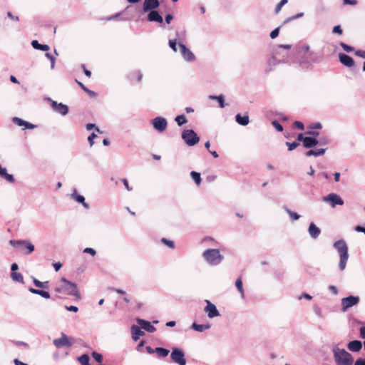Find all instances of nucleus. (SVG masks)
<instances>
[{
  "mask_svg": "<svg viewBox=\"0 0 365 365\" xmlns=\"http://www.w3.org/2000/svg\"><path fill=\"white\" fill-rule=\"evenodd\" d=\"M332 352L336 365H353L354 357L344 349L334 346Z\"/></svg>",
  "mask_w": 365,
  "mask_h": 365,
  "instance_id": "nucleus-1",
  "label": "nucleus"
},
{
  "mask_svg": "<svg viewBox=\"0 0 365 365\" xmlns=\"http://www.w3.org/2000/svg\"><path fill=\"white\" fill-rule=\"evenodd\" d=\"M333 247L339 255V269L341 271H344L346 268V262L349 259L347 245L344 240H339L334 243Z\"/></svg>",
  "mask_w": 365,
  "mask_h": 365,
  "instance_id": "nucleus-2",
  "label": "nucleus"
},
{
  "mask_svg": "<svg viewBox=\"0 0 365 365\" xmlns=\"http://www.w3.org/2000/svg\"><path fill=\"white\" fill-rule=\"evenodd\" d=\"M205 260L211 265H217L223 259V256L217 249H207L202 253Z\"/></svg>",
  "mask_w": 365,
  "mask_h": 365,
  "instance_id": "nucleus-3",
  "label": "nucleus"
},
{
  "mask_svg": "<svg viewBox=\"0 0 365 365\" xmlns=\"http://www.w3.org/2000/svg\"><path fill=\"white\" fill-rule=\"evenodd\" d=\"M182 138L188 146H193L200 141V138L193 130H184Z\"/></svg>",
  "mask_w": 365,
  "mask_h": 365,
  "instance_id": "nucleus-4",
  "label": "nucleus"
},
{
  "mask_svg": "<svg viewBox=\"0 0 365 365\" xmlns=\"http://www.w3.org/2000/svg\"><path fill=\"white\" fill-rule=\"evenodd\" d=\"M61 282L64 284V285H63L64 294H68V295L74 296L78 299L81 297V294L78 292L76 284L66 279L64 277H63L61 279Z\"/></svg>",
  "mask_w": 365,
  "mask_h": 365,
  "instance_id": "nucleus-5",
  "label": "nucleus"
},
{
  "mask_svg": "<svg viewBox=\"0 0 365 365\" xmlns=\"http://www.w3.org/2000/svg\"><path fill=\"white\" fill-rule=\"evenodd\" d=\"M359 302L360 298L359 296L349 295V297L342 298L341 300L342 312H346L349 309L357 305Z\"/></svg>",
  "mask_w": 365,
  "mask_h": 365,
  "instance_id": "nucleus-6",
  "label": "nucleus"
},
{
  "mask_svg": "<svg viewBox=\"0 0 365 365\" xmlns=\"http://www.w3.org/2000/svg\"><path fill=\"white\" fill-rule=\"evenodd\" d=\"M170 358L173 362L178 365H186L185 352L179 348L174 347L172 349Z\"/></svg>",
  "mask_w": 365,
  "mask_h": 365,
  "instance_id": "nucleus-7",
  "label": "nucleus"
},
{
  "mask_svg": "<svg viewBox=\"0 0 365 365\" xmlns=\"http://www.w3.org/2000/svg\"><path fill=\"white\" fill-rule=\"evenodd\" d=\"M46 100L50 102L51 107L54 112L62 115H66L68 114L69 108L67 105L62 103H58L57 101H55L50 98H47Z\"/></svg>",
  "mask_w": 365,
  "mask_h": 365,
  "instance_id": "nucleus-8",
  "label": "nucleus"
},
{
  "mask_svg": "<svg viewBox=\"0 0 365 365\" xmlns=\"http://www.w3.org/2000/svg\"><path fill=\"white\" fill-rule=\"evenodd\" d=\"M322 201L324 202H329L330 206L333 208L336 205H343L344 203V200L339 195L333 192L323 197Z\"/></svg>",
  "mask_w": 365,
  "mask_h": 365,
  "instance_id": "nucleus-9",
  "label": "nucleus"
},
{
  "mask_svg": "<svg viewBox=\"0 0 365 365\" xmlns=\"http://www.w3.org/2000/svg\"><path fill=\"white\" fill-rule=\"evenodd\" d=\"M152 124L157 131L162 133L165 130L168 126V121L165 118L158 116L153 119Z\"/></svg>",
  "mask_w": 365,
  "mask_h": 365,
  "instance_id": "nucleus-10",
  "label": "nucleus"
},
{
  "mask_svg": "<svg viewBox=\"0 0 365 365\" xmlns=\"http://www.w3.org/2000/svg\"><path fill=\"white\" fill-rule=\"evenodd\" d=\"M53 343L57 348H61L63 346L71 347L73 344L64 333H61V336L55 339Z\"/></svg>",
  "mask_w": 365,
  "mask_h": 365,
  "instance_id": "nucleus-11",
  "label": "nucleus"
},
{
  "mask_svg": "<svg viewBox=\"0 0 365 365\" xmlns=\"http://www.w3.org/2000/svg\"><path fill=\"white\" fill-rule=\"evenodd\" d=\"M179 47L180 48L181 54L182 58L188 62H192L195 59V55L193 53L186 47V46L183 43H180Z\"/></svg>",
  "mask_w": 365,
  "mask_h": 365,
  "instance_id": "nucleus-12",
  "label": "nucleus"
},
{
  "mask_svg": "<svg viewBox=\"0 0 365 365\" xmlns=\"http://www.w3.org/2000/svg\"><path fill=\"white\" fill-rule=\"evenodd\" d=\"M339 60L341 64L348 68H351L355 65V61L353 58L344 53L339 54Z\"/></svg>",
  "mask_w": 365,
  "mask_h": 365,
  "instance_id": "nucleus-13",
  "label": "nucleus"
},
{
  "mask_svg": "<svg viewBox=\"0 0 365 365\" xmlns=\"http://www.w3.org/2000/svg\"><path fill=\"white\" fill-rule=\"evenodd\" d=\"M205 312L207 314L209 318H214L220 315L216 306L209 301H207V305L204 309Z\"/></svg>",
  "mask_w": 365,
  "mask_h": 365,
  "instance_id": "nucleus-14",
  "label": "nucleus"
},
{
  "mask_svg": "<svg viewBox=\"0 0 365 365\" xmlns=\"http://www.w3.org/2000/svg\"><path fill=\"white\" fill-rule=\"evenodd\" d=\"M160 6L158 0H144L143 4V10L144 12H148L155 10Z\"/></svg>",
  "mask_w": 365,
  "mask_h": 365,
  "instance_id": "nucleus-15",
  "label": "nucleus"
},
{
  "mask_svg": "<svg viewBox=\"0 0 365 365\" xmlns=\"http://www.w3.org/2000/svg\"><path fill=\"white\" fill-rule=\"evenodd\" d=\"M10 243L13 245H23L25 248L27 249V252H26V255H30L31 252L34 251V245H32L29 241L28 240H11Z\"/></svg>",
  "mask_w": 365,
  "mask_h": 365,
  "instance_id": "nucleus-16",
  "label": "nucleus"
},
{
  "mask_svg": "<svg viewBox=\"0 0 365 365\" xmlns=\"http://www.w3.org/2000/svg\"><path fill=\"white\" fill-rule=\"evenodd\" d=\"M147 19L148 21H155L160 24L163 23L162 16L155 10L150 11L148 14Z\"/></svg>",
  "mask_w": 365,
  "mask_h": 365,
  "instance_id": "nucleus-17",
  "label": "nucleus"
},
{
  "mask_svg": "<svg viewBox=\"0 0 365 365\" xmlns=\"http://www.w3.org/2000/svg\"><path fill=\"white\" fill-rule=\"evenodd\" d=\"M137 322L142 329H145L148 332L153 333L156 331V328L148 321L141 319H138Z\"/></svg>",
  "mask_w": 365,
  "mask_h": 365,
  "instance_id": "nucleus-18",
  "label": "nucleus"
},
{
  "mask_svg": "<svg viewBox=\"0 0 365 365\" xmlns=\"http://www.w3.org/2000/svg\"><path fill=\"white\" fill-rule=\"evenodd\" d=\"M308 232L312 239H317L321 234V230L314 222L309 224Z\"/></svg>",
  "mask_w": 365,
  "mask_h": 365,
  "instance_id": "nucleus-19",
  "label": "nucleus"
},
{
  "mask_svg": "<svg viewBox=\"0 0 365 365\" xmlns=\"http://www.w3.org/2000/svg\"><path fill=\"white\" fill-rule=\"evenodd\" d=\"M347 348L351 351L358 352L362 348V343L361 342V341L359 340L351 341L347 344Z\"/></svg>",
  "mask_w": 365,
  "mask_h": 365,
  "instance_id": "nucleus-20",
  "label": "nucleus"
},
{
  "mask_svg": "<svg viewBox=\"0 0 365 365\" xmlns=\"http://www.w3.org/2000/svg\"><path fill=\"white\" fill-rule=\"evenodd\" d=\"M140 328L141 327L136 325H133L131 327L132 338L135 341L140 338V336L144 335V331H143Z\"/></svg>",
  "mask_w": 365,
  "mask_h": 365,
  "instance_id": "nucleus-21",
  "label": "nucleus"
},
{
  "mask_svg": "<svg viewBox=\"0 0 365 365\" xmlns=\"http://www.w3.org/2000/svg\"><path fill=\"white\" fill-rule=\"evenodd\" d=\"M71 197L76 202H78V203L82 204V205L85 208H86V209L89 208V205L87 202H86L85 197L83 195H81L78 194L77 191L76 190H74L73 193L71 195Z\"/></svg>",
  "mask_w": 365,
  "mask_h": 365,
  "instance_id": "nucleus-22",
  "label": "nucleus"
},
{
  "mask_svg": "<svg viewBox=\"0 0 365 365\" xmlns=\"http://www.w3.org/2000/svg\"><path fill=\"white\" fill-rule=\"evenodd\" d=\"M319 143L318 139L315 137H308L306 136V139L304 140V143L303 146L306 148H311L317 145Z\"/></svg>",
  "mask_w": 365,
  "mask_h": 365,
  "instance_id": "nucleus-23",
  "label": "nucleus"
},
{
  "mask_svg": "<svg viewBox=\"0 0 365 365\" xmlns=\"http://www.w3.org/2000/svg\"><path fill=\"white\" fill-rule=\"evenodd\" d=\"M325 151H326V148H319V149H317V150H309L307 152H306L305 155L307 157H309V156H312V155L315 156V157L322 156L325 153Z\"/></svg>",
  "mask_w": 365,
  "mask_h": 365,
  "instance_id": "nucleus-24",
  "label": "nucleus"
},
{
  "mask_svg": "<svg viewBox=\"0 0 365 365\" xmlns=\"http://www.w3.org/2000/svg\"><path fill=\"white\" fill-rule=\"evenodd\" d=\"M235 120L238 124L244 126L248 125L250 122L248 115L242 116L240 113L236 115Z\"/></svg>",
  "mask_w": 365,
  "mask_h": 365,
  "instance_id": "nucleus-25",
  "label": "nucleus"
},
{
  "mask_svg": "<svg viewBox=\"0 0 365 365\" xmlns=\"http://www.w3.org/2000/svg\"><path fill=\"white\" fill-rule=\"evenodd\" d=\"M31 46H33L34 48H35L36 50H41V51H47L50 48L48 45L41 44L38 43V41L37 40H33L31 41Z\"/></svg>",
  "mask_w": 365,
  "mask_h": 365,
  "instance_id": "nucleus-26",
  "label": "nucleus"
},
{
  "mask_svg": "<svg viewBox=\"0 0 365 365\" xmlns=\"http://www.w3.org/2000/svg\"><path fill=\"white\" fill-rule=\"evenodd\" d=\"M191 328L197 331L202 332L206 329H208L210 328V324H198L195 322L192 323Z\"/></svg>",
  "mask_w": 365,
  "mask_h": 365,
  "instance_id": "nucleus-27",
  "label": "nucleus"
},
{
  "mask_svg": "<svg viewBox=\"0 0 365 365\" xmlns=\"http://www.w3.org/2000/svg\"><path fill=\"white\" fill-rule=\"evenodd\" d=\"M302 49L304 51V54L307 55V57L312 58V59L314 62L317 61L316 54L314 52L309 51V45H304L302 47Z\"/></svg>",
  "mask_w": 365,
  "mask_h": 365,
  "instance_id": "nucleus-28",
  "label": "nucleus"
},
{
  "mask_svg": "<svg viewBox=\"0 0 365 365\" xmlns=\"http://www.w3.org/2000/svg\"><path fill=\"white\" fill-rule=\"evenodd\" d=\"M11 278L13 281L24 284V277L21 273L17 272H11Z\"/></svg>",
  "mask_w": 365,
  "mask_h": 365,
  "instance_id": "nucleus-29",
  "label": "nucleus"
},
{
  "mask_svg": "<svg viewBox=\"0 0 365 365\" xmlns=\"http://www.w3.org/2000/svg\"><path fill=\"white\" fill-rule=\"evenodd\" d=\"M33 282L35 284V286H36L38 288L48 289V287H49V282H48V281L41 282L38 279H37L36 278H34L33 279Z\"/></svg>",
  "mask_w": 365,
  "mask_h": 365,
  "instance_id": "nucleus-30",
  "label": "nucleus"
},
{
  "mask_svg": "<svg viewBox=\"0 0 365 365\" xmlns=\"http://www.w3.org/2000/svg\"><path fill=\"white\" fill-rule=\"evenodd\" d=\"M155 351L160 357H165L168 355L170 351L163 347H156Z\"/></svg>",
  "mask_w": 365,
  "mask_h": 365,
  "instance_id": "nucleus-31",
  "label": "nucleus"
},
{
  "mask_svg": "<svg viewBox=\"0 0 365 365\" xmlns=\"http://www.w3.org/2000/svg\"><path fill=\"white\" fill-rule=\"evenodd\" d=\"M209 98L210 99L217 100L218 101V103H219V105H220V108H225V107L224 96L222 95H220V96H210Z\"/></svg>",
  "mask_w": 365,
  "mask_h": 365,
  "instance_id": "nucleus-32",
  "label": "nucleus"
},
{
  "mask_svg": "<svg viewBox=\"0 0 365 365\" xmlns=\"http://www.w3.org/2000/svg\"><path fill=\"white\" fill-rule=\"evenodd\" d=\"M190 176L191 178H192V180H194V182H195V184L197 185H199L201 182V177H200V173H197V172H195V171H192L190 173Z\"/></svg>",
  "mask_w": 365,
  "mask_h": 365,
  "instance_id": "nucleus-33",
  "label": "nucleus"
},
{
  "mask_svg": "<svg viewBox=\"0 0 365 365\" xmlns=\"http://www.w3.org/2000/svg\"><path fill=\"white\" fill-rule=\"evenodd\" d=\"M89 356L87 354H84L78 358V361L81 365H89Z\"/></svg>",
  "mask_w": 365,
  "mask_h": 365,
  "instance_id": "nucleus-34",
  "label": "nucleus"
},
{
  "mask_svg": "<svg viewBox=\"0 0 365 365\" xmlns=\"http://www.w3.org/2000/svg\"><path fill=\"white\" fill-rule=\"evenodd\" d=\"M175 120L176 121V123H178V125L179 126L184 125L187 122V120L185 115H178L175 118Z\"/></svg>",
  "mask_w": 365,
  "mask_h": 365,
  "instance_id": "nucleus-35",
  "label": "nucleus"
},
{
  "mask_svg": "<svg viewBox=\"0 0 365 365\" xmlns=\"http://www.w3.org/2000/svg\"><path fill=\"white\" fill-rule=\"evenodd\" d=\"M235 286L237 290L240 292L242 297H244V289L242 286V282L240 278H238L235 282Z\"/></svg>",
  "mask_w": 365,
  "mask_h": 365,
  "instance_id": "nucleus-36",
  "label": "nucleus"
},
{
  "mask_svg": "<svg viewBox=\"0 0 365 365\" xmlns=\"http://www.w3.org/2000/svg\"><path fill=\"white\" fill-rule=\"evenodd\" d=\"M286 212L289 215L292 220H297L299 219L300 215L297 212H292L291 210L288 208H285Z\"/></svg>",
  "mask_w": 365,
  "mask_h": 365,
  "instance_id": "nucleus-37",
  "label": "nucleus"
},
{
  "mask_svg": "<svg viewBox=\"0 0 365 365\" xmlns=\"http://www.w3.org/2000/svg\"><path fill=\"white\" fill-rule=\"evenodd\" d=\"M339 45L347 53L352 52L354 51V48L353 46H349L344 42H341Z\"/></svg>",
  "mask_w": 365,
  "mask_h": 365,
  "instance_id": "nucleus-38",
  "label": "nucleus"
},
{
  "mask_svg": "<svg viewBox=\"0 0 365 365\" xmlns=\"http://www.w3.org/2000/svg\"><path fill=\"white\" fill-rule=\"evenodd\" d=\"M318 145H326L330 143V139L327 136H322L318 140Z\"/></svg>",
  "mask_w": 365,
  "mask_h": 365,
  "instance_id": "nucleus-39",
  "label": "nucleus"
},
{
  "mask_svg": "<svg viewBox=\"0 0 365 365\" xmlns=\"http://www.w3.org/2000/svg\"><path fill=\"white\" fill-rule=\"evenodd\" d=\"M76 82L79 85V86L87 93H88L91 96H96V93L89 90L88 88H86L81 82L78 81V80H76Z\"/></svg>",
  "mask_w": 365,
  "mask_h": 365,
  "instance_id": "nucleus-40",
  "label": "nucleus"
},
{
  "mask_svg": "<svg viewBox=\"0 0 365 365\" xmlns=\"http://www.w3.org/2000/svg\"><path fill=\"white\" fill-rule=\"evenodd\" d=\"M303 16H304V13H299V14H297L296 15L292 16L287 18V19H285L283 24H287V23H288V22H289V21H291L292 20H295L297 19L302 17Z\"/></svg>",
  "mask_w": 365,
  "mask_h": 365,
  "instance_id": "nucleus-41",
  "label": "nucleus"
},
{
  "mask_svg": "<svg viewBox=\"0 0 365 365\" xmlns=\"http://www.w3.org/2000/svg\"><path fill=\"white\" fill-rule=\"evenodd\" d=\"M12 122L18 126H24L25 124V120L18 117H14Z\"/></svg>",
  "mask_w": 365,
  "mask_h": 365,
  "instance_id": "nucleus-42",
  "label": "nucleus"
},
{
  "mask_svg": "<svg viewBox=\"0 0 365 365\" xmlns=\"http://www.w3.org/2000/svg\"><path fill=\"white\" fill-rule=\"evenodd\" d=\"M286 145L288 147V150L292 151L294 149L297 148L299 145V143L298 142H293V143L286 142Z\"/></svg>",
  "mask_w": 365,
  "mask_h": 365,
  "instance_id": "nucleus-43",
  "label": "nucleus"
},
{
  "mask_svg": "<svg viewBox=\"0 0 365 365\" xmlns=\"http://www.w3.org/2000/svg\"><path fill=\"white\" fill-rule=\"evenodd\" d=\"M92 356L98 363H101L102 361H103V356H102V354H99L98 352L93 351L92 353Z\"/></svg>",
  "mask_w": 365,
  "mask_h": 365,
  "instance_id": "nucleus-44",
  "label": "nucleus"
},
{
  "mask_svg": "<svg viewBox=\"0 0 365 365\" xmlns=\"http://www.w3.org/2000/svg\"><path fill=\"white\" fill-rule=\"evenodd\" d=\"M161 242L171 249H173L175 247V244L173 241L169 240L166 238H163L161 240Z\"/></svg>",
  "mask_w": 365,
  "mask_h": 365,
  "instance_id": "nucleus-45",
  "label": "nucleus"
},
{
  "mask_svg": "<svg viewBox=\"0 0 365 365\" xmlns=\"http://www.w3.org/2000/svg\"><path fill=\"white\" fill-rule=\"evenodd\" d=\"M272 125L274 127V128L277 130V131H282L283 130V126L279 123L278 120H274L272 122Z\"/></svg>",
  "mask_w": 365,
  "mask_h": 365,
  "instance_id": "nucleus-46",
  "label": "nucleus"
},
{
  "mask_svg": "<svg viewBox=\"0 0 365 365\" xmlns=\"http://www.w3.org/2000/svg\"><path fill=\"white\" fill-rule=\"evenodd\" d=\"M45 56L51 61V69H53L55 67V63H56L55 58L53 57V56H52L49 53H46L45 54Z\"/></svg>",
  "mask_w": 365,
  "mask_h": 365,
  "instance_id": "nucleus-47",
  "label": "nucleus"
},
{
  "mask_svg": "<svg viewBox=\"0 0 365 365\" xmlns=\"http://www.w3.org/2000/svg\"><path fill=\"white\" fill-rule=\"evenodd\" d=\"M288 0H281L279 3L275 7V12L278 13L281 10L282 7L287 3Z\"/></svg>",
  "mask_w": 365,
  "mask_h": 365,
  "instance_id": "nucleus-48",
  "label": "nucleus"
},
{
  "mask_svg": "<svg viewBox=\"0 0 365 365\" xmlns=\"http://www.w3.org/2000/svg\"><path fill=\"white\" fill-rule=\"evenodd\" d=\"M332 33L333 34H339V35H341L342 33H343V30L341 27L340 25H336L335 26H334L333 29H332Z\"/></svg>",
  "mask_w": 365,
  "mask_h": 365,
  "instance_id": "nucleus-49",
  "label": "nucleus"
},
{
  "mask_svg": "<svg viewBox=\"0 0 365 365\" xmlns=\"http://www.w3.org/2000/svg\"><path fill=\"white\" fill-rule=\"evenodd\" d=\"M169 46L175 52L177 51V42L175 39H170Z\"/></svg>",
  "mask_w": 365,
  "mask_h": 365,
  "instance_id": "nucleus-50",
  "label": "nucleus"
},
{
  "mask_svg": "<svg viewBox=\"0 0 365 365\" xmlns=\"http://www.w3.org/2000/svg\"><path fill=\"white\" fill-rule=\"evenodd\" d=\"M279 29H280V26L276 28L270 33L269 36L271 38L274 39L278 36L279 32Z\"/></svg>",
  "mask_w": 365,
  "mask_h": 365,
  "instance_id": "nucleus-51",
  "label": "nucleus"
},
{
  "mask_svg": "<svg viewBox=\"0 0 365 365\" xmlns=\"http://www.w3.org/2000/svg\"><path fill=\"white\" fill-rule=\"evenodd\" d=\"M97 137H98V135L94 133H93L91 135H90L88 136V143H89V145L91 147L93 146V145L94 144V140H93L94 138H96Z\"/></svg>",
  "mask_w": 365,
  "mask_h": 365,
  "instance_id": "nucleus-52",
  "label": "nucleus"
},
{
  "mask_svg": "<svg viewBox=\"0 0 365 365\" xmlns=\"http://www.w3.org/2000/svg\"><path fill=\"white\" fill-rule=\"evenodd\" d=\"M86 128L88 130H91L94 128L97 132H101L100 129L94 123H88Z\"/></svg>",
  "mask_w": 365,
  "mask_h": 365,
  "instance_id": "nucleus-53",
  "label": "nucleus"
},
{
  "mask_svg": "<svg viewBox=\"0 0 365 365\" xmlns=\"http://www.w3.org/2000/svg\"><path fill=\"white\" fill-rule=\"evenodd\" d=\"M38 295L41 297L45 298V299H49L50 298V294L47 291L41 290L39 289Z\"/></svg>",
  "mask_w": 365,
  "mask_h": 365,
  "instance_id": "nucleus-54",
  "label": "nucleus"
},
{
  "mask_svg": "<svg viewBox=\"0 0 365 365\" xmlns=\"http://www.w3.org/2000/svg\"><path fill=\"white\" fill-rule=\"evenodd\" d=\"M84 253H88L91 255L92 256H95L96 255V252L94 249L91 247H86L83 250Z\"/></svg>",
  "mask_w": 365,
  "mask_h": 365,
  "instance_id": "nucleus-55",
  "label": "nucleus"
},
{
  "mask_svg": "<svg viewBox=\"0 0 365 365\" xmlns=\"http://www.w3.org/2000/svg\"><path fill=\"white\" fill-rule=\"evenodd\" d=\"M328 289L334 295L337 294L339 292L337 287L334 285H329Z\"/></svg>",
  "mask_w": 365,
  "mask_h": 365,
  "instance_id": "nucleus-56",
  "label": "nucleus"
},
{
  "mask_svg": "<svg viewBox=\"0 0 365 365\" xmlns=\"http://www.w3.org/2000/svg\"><path fill=\"white\" fill-rule=\"evenodd\" d=\"M65 309L68 311L74 312H77L78 310V308L73 305H70V306L66 305Z\"/></svg>",
  "mask_w": 365,
  "mask_h": 365,
  "instance_id": "nucleus-57",
  "label": "nucleus"
},
{
  "mask_svg": "<svg viewBox=\"0 0 365 365\" xmlns=\"http://www.w3.org/2000/svg\"><path fill=\"white\" fill-rule=\"evenodd\" d=\"M355 55L361 58H365V51L357 50L355 51Z\"/></svg>",
  "mask_w": 365,
  "mask_h": 365,
  "instance_id": "nucleus-58",
  "label": "nucleus"
},
{
  "mask_svg": "<svg viewBox=\"0 0 365 365\" xmlns=\"http://www.w3.org/2000/svg\"><path fill=\"white\" fill-rule=\"evenodd\" d=\"M308 299V300H311L312 299V297L309 294H307V293H303L299 297V299Z\"/></svg>",
  "mask_w": 365,
  "mask_h": 365,
  "instance_id": "nucleus-59",
  "label": "nucleus"
},
{
  "mask_svg": "<svg viewBox=\"0 0 365 365\" xmlns=\"http://www.w3.org/2000/svg\"><path fill=\"white\" fill-rule=\"evenodd\" d=\"M354 365H365V359H364V358L357 359L354 362Z\"/></svg>",
  "mask_w": 365,
  "mask_h": 365,
  "instance_id": "nucleus-60",
  "label": "nucleus"
},
{
  "mask_svg": "<svg viewBox=\"0 0 365 365\" xmlns=\"http://www.w3.org/2000/svg\"><path fill=\"white\" fill-rule=\"evenodd\" d=\"M294 124L295 127L297 128L299 130H302L304 129V124L302 122H300V121H295L294 123Z\"/></svg>",
  "mask_w": 365,
  "mask_h": 365,
  "instance_id": "nucleus-61",
  "label": "nucleus"
},
{
  "mask_svg": "<svg viewBox=\"0 0 365 365\" xmlns=\"http://www.w3.org/2000/svg\"><path fill=\"white\" fill-rule=\"evenodd\" d=\"M25 127V128H27V129H34L36 127V125L34 124H32L29 122H27V121H25V124L24 125Z\"/></svg>",
  "mask_w": 365,
  "mask_h": 365,
  "instance_id": "nucleus-62",
  "label": "nucleus"
},
{
  "mask_svg": "<svg viewBox=\"0 0 365 365\" xmlns=\"http://www.w3.org/2000/svg\"><path fill=\"white\" fill-rule=\"evenodd\" d=\"M355 230L359 232H363L365 234V227L357 225L355 227Z\"/></svg>",
  "mask_w": 365,
  "mask_h": 365,
  "instance_id": "nucleus-63",
  "label": "nucleus"
},
{
  "mask_svg": "<svg viewBox=\"0 0 365 365\" xmlns=\"http://www.w3.org/2000/svg\"><path fill=\"white\" fill-rule=\"evenodd\" d=\"M359 331L361 337L365 339V327H361L359 329Z\"/></svg>",
  "mask_w": 365,
  "mask_h": 365,
  "instance_id": "nucleus-64",
  "label": "nucleus"
}]
</instances>
